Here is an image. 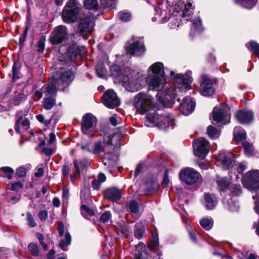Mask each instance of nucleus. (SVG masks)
I'll return each mask as SVG.
<instances>
[{
  "mask_svg": "<svg viewBox=\"0 0 259 259\" xmlns=\"http://www.w3.org/2000/svg\"><path fill=\"white\" fill-rule=\"evenodd\" d=\"M29 166H26V168L24 167H20L16 170L17 175L20 178L24 177L27 174V171L29 169Z\"/></svg>",
  "mask_w": 259,
  "mask_h": 259,
  "instance_id": "obj_46",
  "label": "nucleus"
},
{
  "mask_svg": "<svg viewBox=\"0 0 259 259\" xmlns=\"http://www.w3.org/2000/svg\"><path fill=\"white\" fill-rule=\"evenodd\" d=\"M150 69L153 75L149 76L148 78L149 88L158 91L157 95L160 96L159 101L163 104L167 102L172 104L175 103V98L180 102V98L179 97L191 89L192 81L191 71H187L184 75L181 74H176L174 71H171L170 76L176 83L177 89L166 88L164 93H161V90L164 88L166 83L163 65L161 62H157L153 64Z\"/></svg>",
  "mask_w": 259,
  "mask_h": 259,
  "instance_id": "obj_1",
  "label": "nucleus"
},
{
  "mask_svg": "<svg viewBox=\"0 0 259 259\" xmlns=\"http://www.w3.org/2000/svg\"><path fill=\"white\" fill-rule=\"evenodd\" d=\"M16 121L15 123V130L17 133H20V124L25 128H27L29 125L28 119L25 118L23 120V114L21 112L17 113L16 114Z\"/></svg>",
  "mask_w": 259,
  "mask_h": 259,
  "instance_id": "obj_24",
  "label": "nucleus"
},
{
  "mask_svg": "<svg viewBox=\"0 0 259 259\" xmlns=\"http://www.w3.org/2000/svg\"><path fill=\"white\" fill-rule=\"evenodd\" d=\"M155 10L156 13V15L157 16V17H153L152 18V20L153 22H156L157 21V20L158 19V21L159 23H163L167 22L168 21V20L169 19L170 17H167L166 16L163 17L161 19H160L161 17V15L162 14V13L161 9L160 7H156L155 8Z\"/></svg>",
  "mask_w": 259,
  "mask_h": 259,
  "instance_id": "obj_27",
  "label": "nucleus"
},
{
  "mask_svg": "<svg viewBox=\"0 0 259 259\" xmlns=\"http://www.w3.org/2000/svg\"><path fill=\"white\" fill-rule=\"evenodd\" d=\"M71 241V235L68 232H67L65 233V239H62L60 241L59 245L62 249H63L64 247L70 245Z\"/></svg>",
  "mask_w": 259,
  "mask_h": 259,
  "instance_id": "obj_40",
  "label": "nucleus"
},
{
  "mask_svg": "<svg viewBox=\"0 0 259 259\" xmlns=\"http://www.w3.org/2000/svg\"><path fill=\"white\" fill-rule=\"evenodd\" d=\"M97 119L91 113L85 114L82 120L81 130L82 133L90 137H93L96 132Z\"/></svg>",
  "mask_w": 259,
  "mask_h": 259,
  "instance_id": "obj_8",
  "label": "nucleus"
},
{
  "mask_svg": "<svg viewBox=\"0 0 259 259\" xmlns=\"http://www.w3.org/2000/svg\"><path fill=\"white\" fill-rule=\"evenodd\" d=\"M239 207L238 203L235 201L231 200L228 202V209L230 211L232 212L237 211Z\"/></svg>",
  "mask_w": 259,
  "mask_h": 259,
  "instance_id": "obj_47",
  "label": "nucleus"
},
{
  "mask_svg": "<svg viewBox=\"0 0 259 259\" xmlns=\"http://www.w3.org/2000/svg\"><path fill=\"white\" fill-rule=\"evenodd\" d=\"M236 4L241 5L247 9H251L257 2V0H234Z\"/></svg>",
  "mask_w": 259,
  "mask_h": 259,
  "instance_id": "obj_30",
  "label": "nucleus"
},
{
  "mask_svg": "<svg viewBox=\"0 0 259 259\" xmlns=\"http://www.w3.org/2000/svg\"><path fill=\"white\" fill-rule=\"evenodd\" d=\"M58 231L60 236H62L64 232V224L62 222H60L58 226Z\"/></svg>",
  "mask_w": 259,
  "mask_h": 259,
  "instance_id": "obj_60",
  "label": "nucleus"
},
{
  "mask_svg": "<svg viewBox=\"0 0 259 259\" xmlns=\"http://www.w3.org/2000/svg\"><path fill=\"white\" fill-rule=\"evenodd\" d=\"M236 4L241 5L247 9H251L257 2V0H234Z\"/></svg>",
  "mask_w": 259,
  "mask_h": 259,
  "instance_id": "obj_31",
  "label": "nucleus"
},
{
  "mask_svg": "<svg viewBox=\"0 0 259 259\" xmlns=\"http://www.w3.org/2000/svg\"><path fill=\"white\" fill-rule=\"evenodd\" d=\"M207 133L208 136L212 139L218 138L220 135V131L212 125H209L207 127Z\"/></svg>",
  "mask_w": 259,
  "mask_h": 259,
  "instance_id": "obj_32",
  "label": "nucleus"
},
{
  "mask_svg": "<svg viewBox=\"0 0 259 259\" xmlns=\"http://www.w3.org/2000/svg\"><path fill=\"white\" fill-rule=\"evenodd\" d=\"M45 39L44 38L40 39L37 43V47L39 52H42L44 51L45 49Z\"/></svg>",
  "mask_w": 259,
  "mask_h": 259,
  "instance_id": "obj_58",
  "label": "nucleus"
},
{
  "mask_svg": "<svg viewBox=\"0 0 259 259\" xmlns=\"http://www.w3.org/2000/svg\"><path fill=\"white\" fill-rule=\"evenodd\" d=\"M193 147L195 155L200 159H204L210 149L209 142L203 138H199L193 141Z\"/></svg>",
  "mask_w": 259,
  "mask_h": 259,
  "instance_id": "obj_10",
  "label": "nucleus"
},
{
  "mask_svg": "<svg viewBox=\"0 0 259 259\" xmlns=\"http://www.w3.org/2000/svg\"><path fill=\"white\" fill-rule=\"evenodd\" d=\"M118 16L119 19L123 21H127L130 20L131 17L130 13L123 11L119 12Z\"/></svg>",
  "mask_w": 259,
  "mask_h": 259,
  "instance_id": "obj_49",
  "label": "nucleus"
},
{
  "mask_svg": "<svg viewBox=\"0 0 259 259\" xmlns=\"http://www.w3.org/2000/svg\"><path fill=\"white\" fill-rule=\"evenodd\" d=\"M230 108L225 103L222 104L220 107L214 108L212 113V122L227 124L230 122Z\"/></svg>",
  "mask_w": 259,
  "mask_h": 259,
  "instance_id": "obj_6",
  "label": "nucleus"
},
{
  "mask_svg": "<svg viewBox=\"0 0 259 259\" xmlns=\"http://www.w3.org/2000/svg\"><path fill=\"white\" fill-rule=\"evenodd\" d=\"M27 219L28 224L29 227H34L36 226V224L35 222L34 219L30 212H28L27 213Z\"/></svg>",
  "mask_w": 259,
  "mask_h": 259,
  "instance_id": "obj_56",
  "label": "nucleus"
},
{
  "mask_svg": "<svg viewBox=\"0 0 259 259\" xmlns=\"http://www.w3.org/2000/svg\"><path fill=\"white\" fill-rule=\"evenodd\" d=\"M153 242L152 244L149 245V248L150 250H156L157 249V246L159 244V239L158 236L157 234H153Z\"/></svg>",
  "mask_w": 259,
  "mask_h": 259,
  "instance_id": "obj_45",
  "label": "nucleus"
},
{
  "mask_svg": "<svg viewBox=\"0 0 259 259\" xmlns=\"http://www.w3.org/2000/svg\"><path fill=\"white\" fill-rule=\"evenodd\" d=\"M242 146L244 148V153L246 155L251 156L253 155L254 148L252 144L246 141L242 143Z\"/></svg>",
  "mask_w": 259,
  "mask_h": 259,
  "instance_id": "obj_29",
  "label": "nucleus"
},
{
  "mask_svg": "<svg viewBox=\"0 0 259 259\" xmlns=\"http://www.w3.org/2000/svg\"><path fill=\"white\" fill-rule=\"evenodd\" d=\"M122 85L128 91L134 92L141 88V84L138 74L135 72L130 71L122 78Z\"/></svg>",
  "mask_w": 259,
  "mask_h": 259,
  "instance_id": "obj_7",
  "label": "nucleus"
},
{
  "mask_svg": "<svg viewBox=\"0 0 259 259\" xmlns=\"http://www.w3.org/2000/svg\"><path fill=\"white\" fill-rule=\"evenodd\" d=\"M36 118L39 122L44 124L46 126H48L51 123V119L45 120V117L42 114L37 115Z\"/></svg>",
  "mask_w": 259,
  "mask_h": 259,
  "instance_id": "obj_52",
  "label": "nucleus"
},
{
  "mask_svg": "<svg viewBox=\"0 0 259 259\" xmlns=\"http://www.w3.org/2000/svg\"><path fill=\"white\" fill-rule=\"evenodd\" d=\"M252 198L253 199L257 198V200L255 202L254 210L257 213L259 214V195L253 196Z\"/></svg>",
  "mask_w": 259,
  "mask_h": 259,
  "instance_id": "obj_61",
  "label": "nucleus"
},
{
  "mask_svg": "<svg viewBox=\"0 0 259 259\" xmlns=\"http://www.w3.org/2000/svg\"><path fill=\"white\" fill-rule=\"evenodd\" d=\"M44 173V169L42 167H38L36 169V171L35 172V176L37 178L41 177Z\"/></svg>",
  "mask_w": 259,
  "mask_h": 259,
  "instance_id": "obj_64",
  "label": "nucleus"
},
{
  "mask_svg": "<svg viewBox=\"0 0 259 259\" xmlns=\"http://www.w3.org/2000/svg\"><path fill=\"white\" fill-rule=\"evenodd\" d=\"M94 17L88 16L80 20L78 25V32L83 37H87L92 32L94 25Z\"/></svg>",
  "mask_w": 259,
  "mask_h": 259,
  "instance_id": "obj_12",
  "label": "nucleus"
},
{
  "mask_svg": "<svg viewBox=\"0 0 259 259\" xmlns=\"http://www.w3.org/2000/svg\"><path fill=\"white\" fill-rule=\"evenodd\" d=\"M81 210L83 215H84V213H87L91 216L94 215V210L90 209L88 206H87L85 205H83L81 206Z\"/></svg>",
  "mask_w": 259,
  "mask_h": 259,
  "instance_id": "obj_55",
  "label": "nucleus"
},
{
  "mask_svg": "<svg viewBox=\"0 0 259 259\" xmlns=\"http://www.w3.org/2000/svg\"><path fill=\"white\" fill-rule=\"evenodd\" d=\"M42 152L47 156H50L54 153V151L51 148H44L42 149Z\"/></svg>",
  "mask_w": 259,
  "mask_h": 259,
  "instance_id": "obj_63",
  "label": "nucleus"
},
{
  "mask_svg": "<svg viewBox=\"0 0 259 259\" xmlns=\"http://www.w3.org/2000/svg\"><path fill=\"white\" fill-rule=\"evenodd\" d=\"M10 189L12 191H18L19 189L23 187V185L19 182L11 184L10 186Z\"/></svg>",
  "mask_w": 259,
  "mask_h": 259,
  "instance_id": "obj_54",
  "label": "nucleus"
},
{
  "mask_svg": "<svg viewBox=\"0 0 259 259\" xmlns=\"http://www.w3.org/2000/svg\"><path fill=\"white\" fill-rule=\"evenodd\" d=\"M24 95L21 92H15L14 97L12 98V102L15 105H19L24 99Z\"/></svg>",
  "mask_w": 259,
  "mask_h": 259,
  "instance_id": "obj_34",
  "label": "nucleus"
},
{
  "mask_svg": "<svg viewBox=\"0 0 259 259\" xmlns=\"http://www.w3.org/2000/svg\"><path fill=\"white\" fill-rule=\"evenodd\" d=\"M232 153H227L225 152H221L217 157L218 161H220L222 167L225 169H229L233 167V163L231 159Z\"/></svg>",
  "mask_w": 259,
  "mask_h": 259,
  "instance_id": "obj_19",
  "label": "nucleus"
},
{
  "mask_svg": "<svg viewBox=\"0 0 259 259\" xmlns=\"http://www.w3.org/2000/svg\"><path fill=\"white\" fill-rule=\"evenodd\" d=\"M243 185L250 191L259 190V170H253L247 172L242 179Z\"/></svg>",
  "mask_w": 259,
  "mask_h": 259,
  "instance_id": "obj_9",
  "label": "nucleus"
},
{
  "mask_svg": "<svg viewBox=\"0 0 259 259\" xmlns=\"http://www.w3.org/2000/svg\"><path fill=\"white\" fill-rule=\"evenodd\" d=\"M97 75L101 78H104L107 74V70L102 64L99 63L96 67Z\"/></svg>",
  "mask_w": 259,
  "mask_h": 259,
  "instance_id": "obj_36",
  "label": "nucleus"
},
{
  "mask_svg": "<svg viewBox=\"0 0 259 259\" xmlns=\"http://www.w3.org/2000/svg\"><path fill=\"white\" fill-rule=\"evenodd\" d=\"M73 164L76 170V174L79 175L80 173V168L82 169L84 167H88L89 165V163L87 160H81L78 162L77 160H74L73 161Z\"/></svg>",
  "mask_w": 259,
  "mask_h": 259,
  "instance_id": "obj_28",
  "label": "nucleus"
},
{
  "mask_svg": "<svg viewBox=\"0 0 259 259\" xmlns=\"http://www.w3.org/2000/svg\"><path fill=\"white\" fill-rule=\"evenodd\" d=\"M55 104V100L51 98L44 99L43 106L46 110L51 109Z\"/></svg>",
  "mask_w": 259,
  "mask_h": 259,
  "instance_id": "obj_39",
  "label": "nucleus"
},
{
  "mask_svg": "<svg viewBox=\"0 0 259 259\" xmlns=\"http://www.w3.org/2000/svg\"><path fill=\"white\" fill-rule=\"evenodd\" d=\"M203 81L200 84V91L203 96H210L213 94L214 88L213 81L206 75L202 76Z\"/></svg>",
  "mask_w": 259,
  "mask_h": 259,
  "instance_id": "obj_16",
  "label": "nucleus"
},
{
  "mask_svg": "<svg viewBox=\"0 0 259 259\" xmlns=\"http://www.w3.org/2000/svg\"><path fill=\"white\" fill-rule=\"evenodd\" d=\"M105 196L107 199L111 201H116L121 198V191L120 190L115 188H109L105 191Z\"/></svg>",
  "mask_w": 259,
  "mask_h": 259,
  "instance_id": "obj_22",
  "label": "nucleus"
},
{
  "mask_svg": "<svg viewBox=\"0 0 259 259\" xmlns=\"http://www.w3.org/2000/svg\"><path fill=\"white\" fill-rule=\"evenodd\" d=\"M81 7L77 0H70L62 11V17L63 21L69 23L75 22L77 20Z\"/></svg>",
  "mask_w": 259,
  "mask_h": 259,
  "instance_id": "obj_4",
  "label": "nucleus"
},
{
  "mask_svg": "<svg viewBox=\"0 0 259 259\" xmlns=\"http://www.w3.org/2000/svg\"><path fill=\"white\" fill-rule=\"evenodd\" d=\"M195 107V101L188 96L183 99V102L179 106V110L184 115H188L194 111Z\"/></svg>",
  "mask_w": 259,
  "mask_h": 259,
  "instance_id": "obj_18",
  "label": "nucleus"
},
{
  "mask_svg": "<svg viewBox=\"0 0 259 259\" xmlns=\"http://www.w3.org/2000/svg\"><path fill=\"white\" fill-rule=\"evenodd\" d=\"M200 224L206 230H209L213 226V220L210 218H203L200 221Z\"/></svg>",
  "mask_w": 259,
  "mask_h": 259,
  "instance_id": "obj_33",
  "label": "nucleus"
},
{
  "mask_svg": "<svg viewBox=\"0 0 259 259\" xmlns=\"http://www.w3.org/2000/svg\"><path fill=\"white\" fill-rule=\"evenodd\" d=\"M126 52L131 55L140 56L145 50L141 39L134 41L126 47Z\"/></svg>",
  "mask_w": 259,
  "mask_h": 259,
  "instance_id": "obj_17",
  "label": "nucleus"
},
{
  "mask_svg": "<svg viewBox=\"0 0 259 259\" xmlns=\"http://www.w3.org/2000/svg\"><path fill=\"white\" fill-rule=\"evenodd\" d=\"M176 4L175 9L177 11L182 10V16L183 18L187 17L186 20L189 21L190 16L193 14L194 11L192 4L189 0H178Z\"/></svg>",
  "mask_w": 259,
  "mask_h": 259,
  "instance_id": "obj_14",
  "label": "nucleus"
},
{
  "mask_svg": "<svg viewBox=\"0 0 259 259\" xmlns=\"http://www.w3.org/2000/svg\"><path fill=\"white\" fill-rule=\"evenodd\" d=\"M249 49L252 51L253 53L256 54L257 55H259V44L254 42L250 41L249 42Z\"/></svg>",
  "mask_w": 259,
  "mask_h": 259,
  "instance_id": "obj_48",
  "label": "nucleus"
},
{
  "mask_svg": "<svg viewBox=\"0 0 259 259\" xmlns=\"http://www.w3.org/2000/svg\"><path fill=\"white\" fill-rule=\"evenodd\" d=\"M28 249L31 253L34 256H37L38 255V247L36 244L31 243L28 245Z\"/></svg>",
  "mask_w": 259,
  "mask_h": 259,
  "instance_id": "obj_50",
  "label": "nucleus"
},
{
  "mask_svg": "<svg viewBox=\"0 0 259 259\" xmlns=\"http://www.w3.org/2000/svg\"><path fill=\"white\" fill-rule=\"evenodd\" d=\"M134 105L137 111L144 114L153 108L152 98L151 96L140 93L135 97Z\"/></svg>",
  "mask_w": 259,
  "mask_h": 259,
  "instance_id": "obj_5",
  "label": "nucleus"
},
{
  "mask_svg": "<svg viewBox=\"0 0 259 259\" xmlns=\"http://www.w3.org/2000/svg\"><path fill=\"white\" fill-rule=\"evenodd\" d=\"M61 86L57 82V78H53L45 88L44 93L49 95H56L57 89H60Z\"/></svg>",
  "mask_w": 259,
  "mask_h": 259,
  "instance_id": "obj_23",
  "label": "nucleus"
},
{
  "mask_svg": "<svg viewBox=\"0 0 259 259\" xmlns=\"http://www.w3.org/2000/svg\"><path fill=\"white\" fill-rule=\"evenodd\" d=\"M246 134L245 131L240 126H236L234 130V138L237 141L245 139Z\"/></svg>",
  "mask_w": 259,
  "mask_h": 259,
  "instance_id": "obj_26",
  "label": "nucleus"
},
{
  "mask_svg": "<svg viewBox=\"0 0 259 259\" xmlns=\"http://www.w3.org/2000/svg\"><path fill=\"white\" fill-rule=\"evenodd\" d=\"M204 199L205 202V207L207 209H213L217 205L215 198L211 196L208 193H205Z\"/></svg>",
  "mask_w": 259,
  "mask_h": 259,
  "instance_id": "obj_25",
  "label": "nucleus"
},
{
  "mask_svg": "<svg viewBox=\"0 0 259 259\" xmlns=\"http://www.w3.org/2000/svg\"><path fill=\"white\" fill-rule=\"evenodd\" d=\"M103 103L106 107L112 109L119 105L120 101L113 90H108L103 95Z\"/></svg>",
  "mask_w": 259,
  "mask_h": 259,
  "instance_id": "obj_15",
  "label": "nucleus"
},
{
  "mask_svg": "<svg viewBox=\"0 0 259 259\" xmlns=\"http://www.w3.org/2000/svg\"><path fill=\"white\" fill-rule=\"evenodd\" d=\"M217 184L221 191H225L228 189L229 182L225 178H219L217 180Z\"/></svg>",
  "mask_w": 259,
  "mask_h": 259,
  "instance_id": "obj_37",
  "label": "nucleus"
},
{
  "mask_svg": "<svg viewBox=\"0 0 259 259\" xmlns=\"http://www.w3.org/2000/svg\"><path fill=\"white\" fill-rule=\"evenodd\" d=\"M236 118L241 124H248L253 120V112L251 111L241 110L236 114Z\"/></svg>",
  "mask_w": 259,
  "mask_h": 259,
  "instance_id": "obj_20",
  "label": "nucleus"
},
{
  "mask_svg": "<svg viewBox=\"0 0 259 259\" xmlns=\"http://www.w3.org/2000/svg\"><path fill=\"white\" fill-rule=\"evenodd\" d=\"M145 231V227L142 224H138L135 226V236L138 238H141Z\"/></svg>",
  "mask_w": 259,
  "mask_h": 259,
  "instance_id": "obj_35",
  "label": "nucleus"
},
{
  "mask_svg": "<svg viewBox=\"0 0 259 259\" xmlns=\"http://www.w3.org/2000/svg\"><path fill=\"white\" fill-rule=\"evenodd\" d=\"M101 4L104 8L114 9L117 0H100Z\"/></svg>",
  "mask_w": 259,
  "mask_h": 259,
  "instance_id": "obj_42",
  "label": "nucleus"
},
{
  "mask_svg": "<svg viewBox=\"0 0 259 259\" xmlns=\"http://www.w3.org/2000/svg\"><path fill=\"white\" fill-rule=\"evenodd\" d=\"M111 217V213L109 211L104 212L101 216L100 220L104 223L107 222Z\"/></svg>",
  "mask_w": 259,
  "mask_h": 259,
  "instance_id": "obj_53",
  "label": "nucleus"
},
{
  "mask_svg": "<svg viewBox=\"0 0 259 259\" xmlns=\"http://www.w3.org/2000/svg\"><path fill=\"white\" fill-rule=\"evenodd\" d=\"M179 177L187 184L192 185L198 181L200 175L194 168L186 167L181 170Z\"/></svg>",
  "mask_w": 259,
  "mask_h": 259,
  "instance_id": "obj_11",
  "label": "nucleus"
},
{
  "mask_svg": "<svg viewBox=\"0 0 259 259\" xmlns=\"http://www.w3.org/2000/svg\"><path fill=\"white\" fill-rule=\"evenodd\" d=\"M111 71L112 75L114 77H118L119 80H122L123 76L120 74V67L117 65H113L111 67Z\"/></svg>",
  "mask_w": 259,
  "mask_h": 259,
  "instance_id": "obj_43",
  "label": "nucleus"
},
{
  "mask_svg": "<svg viewBox=\"0 0 259 259\" xmlns=\"http://www.w3.org/2000/svg\"><path fill=\"white\" fill-rule=\"evenodd\" d=\"M68 38V30L66 26L59 25L51 33L50 40L54 44H59Z\"/></svg>",
  "mask_w": 259,
  "mask_h": 259,
  "instance_id": "obj_13",
  "label": "nucleus"
},
{
  "mask_svg": "<svg viewBox=\"0 0 259 259\" xmlns=\"http://www.w3.org/2000/svg\"><path fill=\"white\" fill-rule=\"evenodd\" d=\"M113 149L112 138L110 135H104L103 140H99L94 143L92 153L100 154L102 152L105 153L104 158L111 160L115 158V155L110 152Z\"/></svg>",
  "mask_w": 259,
  "mask_h": 259,
  "instance_id": "obj_3",
  "label": "nucleus"
},
{
  "mask_svg": "<svg viewBox=\"0 0 259 259\" xmlns=\"http://www.w3.org/2000/svg\"><path fill=\"white\" fill-rule=\"evenodd\" d=\"M230 192L233 195L239 196L242 193L240 186L237 185H232Z\"/></svg>",
  "mask_w": 259,
  "mask_h": 259,
  "instance_id": "obj_51",
  "label": "nucleus"
},
{
  "mask_svg": "<svg viewBox=\"0 0 259 259\" xmlns=\"http://www.w3.org/2000/svg\"><path fill=\"white\" fill-rule=\"evenodd\" d=\"M74 78L73 72L70 70L64 71L57 79V82L62 88L67 87Z\"/></svg>",
  "mask_w": 259,
  "mask_h": 259,
  "instance_id": "obj_21",
  "label": "nucleus"
},
{
  "mask_svg": "<svg viewBox=\"0 0 259 259\" xmlns=\"http://www.w3.org/2000/svg\"><path fill=\"white\" fill-rule=\"evenodd\" d=\"M172 120L170 115H159L154 111L146 115L145 124L149 127L157 126L160 129H165L169 126L170 122Z\"/></svg>",
  "mask_w": 259,
  "mask_h": 259,
  "instance_id": "obj_2",
  "label": "nucleus"
},
{
  "mask_svg": "<svg viewBox=\"0 0 259 259\" xmlns=\"http://www.w3.org/2000/svg\"><path fill=\"white\" fill-rule=\"evenodd\" d=\"M84 6L88 9H95L98 8V4L97 0H85L84 2Z\"/></svg>",
  "mask_w": 259,
  "mask_h": 259,
  "instance_id": "obj_41",
  "label": "nucleus"
},
{
  "mask_svg": "<svg viewBox=\"0 0 259 259\" xmlns=\"http://www.w3.org/2000/svg\"><path fill=\"white\" fill-rule=\"evenodd\" d=\"M38 218L41 221H45L48 218V212L46 210L41 211L38 214Z\"/></svg>",
  "mask_w": 259,
  "mask_h": 259,
  "instance_id": "obj_59",
  "label": "nucleus"
},
{
  "mask_svg": "<svg viewBox=\"0 0 259 259\" xmlns=\"http://www.w3.org/2000/svg\"><path fill=\"white\" fill-rule=\"evenodd\" d=\"M191 29L197 32H200L202 30L201 20L199 18L193 21Z\"/></svg>",
  "mask_w": 259,
  "mask_h": 259,
  "instance_id": "obj_44",
  "label": "nucleus"
},
{
  "mask_svg": "<svg viewBox=\"0 0 259 259\" xmlns=\"http://www.w3.org/2000/svg\"><path fill=\"white\" fill-rule=\"evenodd\" d=\"M129 209L134 217H138L137 212L139 210V205L135 200L131 201L128 204Z\"/></svg>",
  "mask_w": 259,
  "mask_h": 259,
  "instance_id": "obj_38",
  "label": "nucleus"
},
{
  "mask_svg": "<svg viewBox=\"0 0 259 259\" xmlns=\"http://www.w3.org/2000/svg\"><path fill=\"white\" fill-rule=\"evenodd\" d=\"M169 183V179H168V171L167 169H166L164 172V177L162 181V185L164 187H167Z\"/></svg>",
  "mask_w": 259,
  "mask_h": 259,
  "instance_id": "obj_57",
  "label": "nucleus"
},
{
  "mask_svg": "<svg viewBox=\"0 0 259 259\" xmlns=\"http://www.w3.org/2000/svg\"><path fill=\"white\" fill-rule=\"evenodd\" d=\"M246 166L245 164L243 163H239L238 164L237 170L238 173L243 172L246 169Z\"/></svg>",
  "mask_w": 259,
  "mask_h": 259,
  "instance_id": "obj_62",
  "label": "nucleus"
}]
</instances>
